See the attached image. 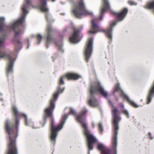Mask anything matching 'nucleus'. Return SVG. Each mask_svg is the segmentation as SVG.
<instances>
[{"label":"nucleus","instance_id":"f257e3e1","mask_svg":"<svg viewBox=\"0 0 154 154\" xmlns=\"http://www.w3.org/2000/svg\"><path fill=\"white\" fill-rule=\"evenodd\" d=\"M66 77L68 80H77L81 78V76L76 73H68L66 75L61 77L59 80V85L57 91L54 94L53 97L51 100L49 106L45 110V114L44 118V125H42V126H44L46 123V118L48 117H50L51 119L50 138L51 141L54 143H55L58 132L63 128V125L65 122V120L68 117V115H72L75 116L76 115L75 110L72 108H68L69 111L68 114L64 115L62 116L60 124L58 125H54L52 116V112L55 108L54 103L57 100L59 94L62 93L64 90V88H60V85L64 84V82L63 80Z\"/></svg>","mask_w":154,"mask_h":154},{"label":"nucleus","instance_id":"f03ea898","mask_svg":"<svg viewBox=\"0 0 154 154\" xmlns=\"http://www.w3.org/2000/svg\"><path fill=\"white\" fill-rule=\"evenodd\" d=\"M109 104L112 106V115L113 123V135L112 137V151L111 150L101 143H97L98 149L100 150L102 154H116V147L117 144V131L119 129L118 122L121 120L119 112L117 108L114 107L111 101L109 100Z\"/></svg>","mask_w":154,"mask_h":154},{"label":"nucleus","instance_id":"7ed1b4c3","mask_svg":"<svg viewBox=\"0 0 154 154\" xmlns=\"http://www.w3.org/2000/svg\"><path fill=\"white\" fill-rule=\"evenodd\" d=\"M87 109L84 108L83 109L80 113L76 118V120L80 122L83 128L84 132L87 140V146L89 151L92 150L94 144L97 142V139L92 134H91L88 129L87 125L85 122V116L87 113Z\"/></svg>","mask_w":154,"mask_h":154},{"label":"nucleus","instance_id":"20e7f679","mask_svg":"<svg viewBox=\"0 0 154 154\" xmlns=\"http://www.w3.org/2000/svg\"><path fill=\"white\" fill-rule=\"evenodd\" d=\"M98 92L105 97H106L108 95L107 92L103 88L99 82H97L91 85L90 87V96L88 102L90 105L95 107L99 105L98 101L94 96V94Z\"/></svg>","mask_w":154,"mask_h":154},{"label":"nucleus","instance_id":"39448f33","mask_svg":"<svg viewBox=\"0 0 154 154\" xmlns=\"http://www.w3.org/2000/svg\"><path fill=\"white\" fill-rule=\"evenodd\" d=\"M127 12L128 9L126 8L124 9L120 12L118 13L111 12V13H113L116 16V19L110 24L109 27L105 31L106 35L109 39H112L111 32L112 28L116 25L117 21H121L123 20Z\"/></svg>","mask_w":154,"mask_h":154},{"label":"nucleus","instance_id":"423d86ee","mask_svg":"<svg viewBox=\"0 0 154 154\" xmlns=\"http://www.w3.org/2000/svg\"><path fill=\"white\" fill-rule=\"evenodd\" d=\"M72 12L74 15L78 18H81L83 15L92 14L91 12L86 10L83 0L75 4L73 7Z\"/></svg>","mask_w":154,"mask_h":154},{"label":"nucleus","instance_id":"0eeeda50","mask_svg":"<svg viewBox=\"0 0 154 154\" xmlns=\"http://www.w3.org/2000/svg\"><path fill=\"white\" fill-rule=\"evenodd\" d=\"M118 91L120 93L121 97H123L125 99H126L127 101L131 105L135 107H137L139 106H137L134 102L131 100L122 91L119 87V83H117L113 89V93L115 92Z\"/></svg>","mask_w":154,"mask_h":154},{"label":"nucleus","instance_id":"6e6552de","mask_svg":"<svg viewBox=\"0 0 154 154\" xmlns=\"http://www.w3.org/2000/svg\"><path fill=\"white\" fill-rule=\"evenodd\" d=\"M93 39L92 38H89L85 50V56L87 62L91 57L92 53Z\"/></svg>","mask_w":154,"mask_h":154},{"label":"nucleus","instance_id":"1a4fd4ad","mask_svg":"<svg viewBox=\"0 0 154 154\" xmlns=\"http://www.w3.org/2000/svg\"><path fill=\"white\" fill-rule=\"evenodd\" d=\"M80 30L78 29H74L73 33L69 37L70 41L73 43H76L80 40L82 37L79 35Z\"/></svg>","mask_w":154,"mask_h":154},{"label":"nucleus","instance_id":"9d476101","mask_svg":"<svg viewBox=\"0 0 154 154\" xmlns=\"http://www.w3.org/2000/svg\"><path fill=\"white\" fill-rule=\"evenodd\" d=\"M98 22V20L97 18H94L92 20V27L91 29L89 32L91 33H96L97 32L102 30L101 28L97 24Z\"/></svg>","mask_w":154,"mask_h":154},{"label":"nucleus","instance_id":"9b49d317","mask_svg":"<svg viewBox=\"0 0 154 154\" xmlns=\"http://www.w3.org/2000/svg\"><path fill=\"white\" fill-rule=\"evenodd\" d=\"M103 4L102 7L101 9L100 12V15L99 18L101 20L103 17V14H104L106 11H110V7L108 1V0H103Z\"/></svg>","mask_w":154,"mask_h":154},{"label":"nucleus","instance_id":"f8f14e48","mask_svg":"<svg viewBox=\"0 0 154 154\" xmlns=\"http://www.w3.org/2000/svg\"><path fill=\"white\" fill-rule=\"evenodd\" d=\"M47 44L46 46L48 48V44L50 43V42L52 41L54 42V40L52 39L50 35V32L52 31V29L51 28L50 25L49 24H48L47 26Z\"/></svg>","mask_w":154,"mask_h":154},{"label":"nucleus","instance_id":"ddd939ff","mask_svg":"<svg viewBox=\"0 0 154 154\" xmlns=\"http://www.w3.org/2000/svg\"><path fill=\"white\" fill-rule=\"evenodd\" d=\"M119 106L121 107V111L123 112L127 118H129V114L127 110L125 109L124 105L121 103L119 104Z\"/></svg>","mask_w":154,"mask_h":154},{"label":"nucleus","instance_id":"4468645a","mask_svg":"<svg viewBox=\"0 0 154 154\" xmlns=\"http://www.w3.org/2000/svg\"><path fill=\"white\" fill-rule=\"evenodd\" d=\"M5 36L2 34L0 37V48H5Z\"/></svg>","mask_w":154,"mask_h":154},{"label":"nucleus","instance_id":"2eb2a0df","mask_svg":"<svg viewBox=\"0 0 154 154\" xmlns=\"http://www.w3.org/2000/svg\"><path fill=\"white\" fill-rule=\"evenodd\" d=\"M144 7L146 8L151 9L152 10H154V1L148 2Z\"/></svg>","mask_w":154,"mask_h":154},{"label":"nucleus","instance_id":"dca6fc26","mask_svg":"<svg viewBox=\"0 0 154 154\" xmlns=\"http://www.w3.org/2000/svg\"><path fill=\"white\" fill-rule=\"evenodd\" d=\"M26 125H29L31 127L33 128H39V127H37L36 126V125H33V123L32 122H25Z\"/></svg>","mask_w":154,"mask_h":154},{"label":"nucleus","instance_id":"f3484780","mask_svg":"<svg viewBox=\"0 0 154 154\" xmlns=\"http://www.w3.org/2000/svg\"><path fill=\"white\" fill-rule=\"evenodd\" d=\"M42 38V36L39 34L37 35V42L36 43L37 44H39Z\"/></svg>","mask_w":154,"mask_h":154},{"label":"nucleus","instance_id":"a211bd4d","mask_svg":"<svg viewBox=\"0 0 154 154\" xmlns=\"http://www.w3.org/2000/svg\"><path fill=\"white\" fill-rule=\"evenodd\" d=\"M99 130L100 132L101 133L103 131V127L101 123H100L98 125Z\"/></svg>","mask_w":154,"mask_h":154},{"label":"nucleus","instance_id":"6ab92c4d","mask_svg":"<svg viewBox=\"0 0 154 154\" xmlns=\"http://www.w3.org/2000/svg\"><path fill=\"white\" fill-rule=\"evenodd\" d=\"M128 3L130 5H137L136 2H133L131 0H129L128 2Z\"/></svg>","mask_w":154,"mask_h":154},{"label":"nucleus","instance_id":"aec40b11","mask_svg":"<svg viewBox=\"0 0 154 154\" xmlns=\"http://www.w3.org/2000/svg\"><path fill=\"white\" fill-rule=\"evenodd\" d=\"M149 137L150 139H153V137H152L151 134L150 133H149Z\"/></svg>","mask_w":154,"mask_h":154},{"label":"nucleus","instance_id":"412c9836","mask_svg":"<svg viewBox=\"0 0 154 154\" xmlns=\"http://www.w3.org/2000/svg\"><path fill=\"white\" fill-rule=\"evenodd\" d=\"M57 46L58 47L59 49L60 50H62V46H59L57 45Z\"/></svg>","mask_w":154,"mask_h":154},{"label":"nucleus","instance_id":"4be33fe9","mask_svg":"<svg viewBox=\"0 0 154 154\" xmlns=\"http://www.w3.org/2000/svg\"><path fill=\"white\" fill-rule=\"evenodd\" d=\"M92 127L93 128H94V123L93 122H92Z\"/></svg>","mask_w":154,"mask_h":154},{"label":"nucleus","instance_id":"5701e85b","mask_svg":"<svg viewBox=\"0 0 154 154\" xmlns=\"http://www.w3.org/2000/svg\"><path fill=\"white\" fill-rule=\"evenodd\" d=\"M27 41H28V43H29L28 39ZM29 44H28V48L29 47Z\"/></svg>","mask_w":154,"mask_h":154},{"label":"nucleus","instance_id":"b1692460","mask_svg":"<svg viewBox=\"0 0 154 154\" xmlns=\"http://www.w3.org/2000/svg\"><path fill=\"white\" fill-rule=\"evenodd\" d=\"M88 154H90V152H89H89H88Z\"/></svg>","mask_w":154,"mask_h":154},{"label":"nucleus","instance_id":"393cba45","mask_svg":"<svg viewBox=\"0 0 154 154\" xmlns=\"http://www.w3.org/2000/svg\"><path fill=\"white\" fill-rule=\"evenodd\" d=\"M0 95H2V94L0 93Z\"/></svg>","mask_w":154,"mask_h":154}]
</instances>
